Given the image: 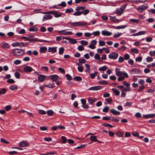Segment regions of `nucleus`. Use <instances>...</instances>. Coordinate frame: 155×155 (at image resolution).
Masks as SVG:
<instances>
[{
  "instance_id": "f257e3e1",
  "label": "nucleus",
  "mask_w": 155,
  "mask_h": 155,
  "mask_svg": "<svg viewBox=\"0 0 155 155\" xmlns=\"http://www.w3.org/2000/svg\"><path fill=\"white\" fill-rule=\"evenodd\" d=\"M25 52L24 50L20 49H15L12 51L13 55L15 56H20L23 55Z\"/></svg>"
},
{
  "instance_id": "f03ea898",
  "label": "nucleus",
  "mask_w": 155,
  "mask_h": 155,
  "mask_svg": "<svg viewBox=\"0 0 155 155\" xmlns=\"http://www.w3.org/2000/svg\"><path fill=\"white\" fill-rule=\"evenodd\" d=\"M68 24L73 27L84 26L86 25L87 24L86 22H70L68 23Z\"/></svg>"
},
{
  "instance_id": "7ed1b4c3",
  "label": "nucleus",
  "mask_w": 155,
  "mask_h": 155,
  "mask_svg": "<svg viewBox=\"0 0 155 155\" xmlns=\"http://www.w3.org/2000/svg\"><path fill=\"white\" fill-rule=\"evenodd\" d=\"M148 8V5H144L138 7L137 10L139 12L142 13L144 10Z\"/></svg>"
},
{
  "instance_id": "20e7f679",
  "label": "nucleus",
  "mask_w": 155,
  "mask_h": 155,
  "mask_svg": "<svg viewBox=\"0 0 155 155\" xmlns=\"http://www.w3.org/2000/svg\"><path fill=\"white\" fill-rule=\"evenodd\" d=\"M33 41L39 42H48L50 43H52L54 42L53 41H49L44 40H41L38 39L37 38H33Z\"/></svg>"
},
{
  "instance_id": "39448f33",
  "label": "nucleus",
  "mask_w": 155,
  "mask_h": 155,
  "mask_svg": "<svg viewBox=\"0 0 155 155\" xmlns=\"http://www.w3.org/2000/svg\"><path fill=\"white\" fill-rule=\"evenodd\" d=\"M24 71L26 73H29L34 71V69L31 67L27 66L24 68Z\"/></svg>"
},
{
  "instance_id": "423d86ee",
  "label": "nucleus",
  "mask_w": 155,
  "mask_h": 155,
  "mask_svg": "<svg viewBox=\"0 0 155 155\" xmlns=\"http://www.w3.org/2000/svg\"><path fill=\"white\" fill-rule=\"evenodd\" d=\"M118 56V54L115 53H113L109 54L108 56L109 58L110 59H116Z\"/></svg>"
},
{
  "instance_id": "0eeeda50",
  "label": "nucleus",
  "mask_w": 155,
  "mask_h": 155,
  "mask_svg": "<svg viewBox=\"0 0 155 155\" xmlns=\"http://www.w3.org/2000/svg\"><path fill=\"white\" fill-rule=\"evenodd\" d=\"M130 72L132 74H140L141 72L140 70L138 69H132L130 71Z\"/></svg>"
},
{
  "instance_id": "6e6552de",
  "label": "nucleus",
  "mask_w": 155,
  "mask_h": 155,
  "mask_svg": "<svg viewBox=\"0 0 155 155\" xmlns=\"http://www.w3.org/2000/svg\"><path fill=\"white\" fill-rule=\"evenodd\" d=\"M120 69L118 68H116L115 69L116 74L117 76H120L123 74V72L120 71Z\"/></svg>"
},
{
  "instance_id": "1a4fd4ad",
  "label": "nucleus",
  "mask_w": 155,
  "mask_h": 155,
  "mask_svg": "<svg viewBox=\"0 0 155 155\" xmlns=\"http://www.w3.org/2000/svg\"><path fill=\"white\" fill-rule=\"evenodd\" d=\"M101 86H95L94 87H93L89 88L88 89V90L92 91H97L100 89H101Z\"/></svg>"
},
{
  "instance_id": "9d476101",
  "label": "nucleus",
  "mask_w": 155,
  "mask_h": 155,
  "mask_svg": "<svg viewBox=\"0 0 155 155\" xmlns=\"http://www.w3.org/2000/svg\"><path fill=\"white\" fill-rule=\"evenodd\" d=\"M87 100L89 104L92 105L93 103L96 101L97 99L95 98L89 97Z\"/></svg>"
},
{
  "instance_id": "9b49d317",
  "label": "nucleus",
  "mask_w": 155,
  "mask_h": 155,
  "mask_svg": "<svg viewBox=\"0 0 155 155\" xmlns=\"http://www.w3.org/2000/svg\"><path fill=\"white\" fill-rule=\"evenodd\" d=\"M19 146L22 147H27L28 146V143L27 141H22L20 143Z\"/></svg>"
},
{
  "instance_id": "f8f14e48",
  "label": "nucleus",
  "mask_w": 155,
  "mask_h": 155,
  "mask_svg": "<svg viewBox=\"0 0 155 155\" xmlns=\"http://www.w3.org/2000/svg\"><path fill=\"white\" fill-rule=\"evenodd\" d=\"M101 34L104 36L107 35L109 36L112 35V33L108 31L103 30L102 31Z\"/></svg>"
},
{
  "instance_id": "ddd939ff",
  "label": "nucleus",
  "mask_w": 155,
  "mask_h": 155,
  "mask_svg": "<svg viewBox=\"0 0 155 155\" xmlns=\"http://www.w3.org/2000/svg\"><path fill=\"white\" fill-rule=\"evenodd\" d=\"M49 77L53 81H55L58 79V76L57 75L54 74L50 76Z\"/></svg>"
},
{
  "instance_id": "4468645a",
  "label": "nucleus",
  "mask_w": 155,
  "mask_h": 155,
  "mask_svg": "<svg viewBox=\"0 0 155 155\" xmlns=\"http://www.w3.org/2000/svg\"><path fill=\"white\" fill-rule=\"evenodd\" d=\"M2 47L4 48L7 49L9 48V46L7 43L3 42L1 44Z\"/></svg>"
},
{
  "instance_id": "2eb2a0df",
  "label": "nucleus",
  "mask_w": 155,
  "mask_h": 155,
  "mask_svg": "<svg viewBox=\"0 0 155 155\" xmlns=\"http://www.w3.org/2000/svg\"><path fill=\"white\" fill-rule=\"evenodd\" d=\"M57 51V47H51L49 48L48 49V51L49 52H51L53 53H54L56 52Z\"/></svg>"
},
{
  "instance_id": "dca6fc26",
  "label": "nucleus",
  "mask_w": 155,
  "mask_h": 155,
  "mask_svg": "<svg viewBox=\"0 0 155 155\" xmlns=\"http://www.w3.org/2000/svg\"><path fill=\"white\" fill-rule=\"evenodd\" d=\"M110 20L116 23H118L120 21V20L114 17L110 16Z\"/></svg>"
},
{
  "instance_id": "f3484780",
  "label": "nucleus",
  "mask_w": 155,
  "mask_h": 155,
  "mask_svg": "<svg viewBox=\"0 0 155 155\" xmlns=\"http://www.w3.org/2000/svg\"><path fill=\"white\" fill-rule=\"evenodd\" d=\"M110 112L113 114L116 115H119L120 114V112L117 111L114 109H112L110 110Z\"/></svg>"
},
{
  "instance_id": "a211bd4d",
  "label": "nucleus",
  "mask_w": 155,
  "mask_h": 155,
  "mask_svg": "<svg viewBox=\"0 0 155 155\" xmlns=\"http://www.w3.org/2000/svg\"><path fill=\"white\" fill-rule=\"evenodd\" d=\"M52 18V16L50 15H45L43 17V21H45L47 20L50 19Z\"/></svg>"
},
{
  "instance_id": "6ab92c4d",
  "label": "nucleus",
  "mask_w": 155,
  "mask_h": 155,
  "mask_svg": "<svg viewBox=\"0 0 155 155\" xmlns=\"http://www.w3.org/2000/svg\"><path fill=\"white\" fill-rule=\"evenodd\" d=\"M127 26L126 25L117 26H114L112 27V28L114 29H124L127 27Z\"/></svg>"
},
{
  "instance_id": "aec40b11",
  "label": "nucleus",
  "mask_w": 155,
  "mask_h": 155,
  "mask_svg": "<svg viewBox=\"0 0 155 155\" xmlns=\"http://www.w3.org/2000/svg\"><path fill=\"white\" fill-rule=\"evenodd\" d=\"M45 75H40L38 77V79L40 82H41L45 80Z\"/></svg>"
},
{
  "instance_id": "412c9836",
  "label": "nucleus",
  "mask_w": 155,
  "mask_h": 155,
  "mask_svg": "<svg viewBox=\"0 0 155 155\" xmlns=\"http://www.w3.org/2000/svg\"><path fill=\"white\" fill-rule=\"evenodd\" d=\"M69 42L71 44H76L77 43V40L73 38H69Z\"/></svg>"
},
{
  "instance_id": "4be33fe9",
  "label": "nucleus",
  "mask_w": 155,
  "mask_h": 155,
  "mask_svg": "<svg viewBox=\"0 0 155 155\" xmlns=\"http://www.w3.org/2000/svg\"><path fill=\"white\" fill-rule=\"evenodd\" d=\"M130 21L132 23H138L139 22H140V20L137 19H135L134 18H131L129 19Z\"/></svg>"
},
{
  "instance_id": "5701e85b",
  "label": "nucleus",
  "mask_w": 155,
  "mask_h": 155,
  "mask_svg": "<svg viewBox=\"0 0 155 155\" xmlns=\"http://www.w3.org/2000/svg\"><path fill=\"white\" fill-rule=\"evenodd\" d=\"M123 10L122 8H120L119 9H117V13L118 15H120L123 13Z\"/></svg>"
},
{
  "instance_id": "b1692460",
  "label": "nucleus",
  "mask_w": 155,
  "mask_h": 155,
  "mask_svg": "<svg viewBox=\"0 0 155 155\" xmlns=\"http://www.w3.org/2000/svg\"><path fill=\"white\" fill-rule=\"evenodd\" d=\"M155 116V114H151L145 115L144 116V117L145 118H153Z\"/></svg>"
},
{
  "instance_id": "393cba45",
  "label": "nucleus",
  "mask_w": 155,
  "mask_h": 155,
  "mask_svg": "<svg viewBox=\"0 0 155 155\" xmlns=\"http://www.w3.org/2000/svg\"><path fill=\"white\" fill-rule=\"evenodd\" d=\"M99 84L105 85L108 84V82L105 80L100 81H98Z\"/></svg>"
},
{
  "instance_id": "a878e982",
  "label": "nucleus",
  "mask_w": 155,
  "mask_h": 155,
  "mask_svg": "<svg viewBox=\"0 0 155 155\" xmlns=\"http://www.w3.org/2000/svg\"><path fill=\"white\" fill-rule=\"evenodd\" d=\"M97 74L98 72L95 71L94 73H91L90 74V76L92 79H93L97 75Z\"/></svg>"
},
{
  "instance_id": "bb28decb",
  "label": "nucleus",
  "mask_w": 155,
  "mask_h": 155,
  "mask_svg": "<svg viewBox=\"0 0 155 155\" xmlns=\"http://www.w3.org/2000/svg\"><path fill=\"white\" fill-rule=\"evenodd\" d=\"M47 48L46 47H42L40 48V51L41 53H44L47 50Z\"/></svg>"
},
{
  "instance_id": "cd10ccee",
  "label": "nucleus",
  "mask_w": 155,
  "mask_h": 155,
  "mask_svg": "<svg viewBox=\"0 0 155 155\" xmlns=\"http://www.w3.org/2000/svg\"><path fill=\"white\" fill-rule=\"evenodd\" d=\"M7 90L5 88H1L0 89V94H5Z\"/></svg>"
},
{
  "instance_id": "c85d7f7f",
  "label": "nucleus",
  "mask_w": 155,
  "mask_h": 155,
  "mask_svg": "<svg viewBox=\"0 0 155 155\" xmlns=\"http://www.w3.org/2000/svg\"><path fill=\"white\" fill-rule=\"evenodd\" d=\"M112 90L116 95L118 96L119 95L120 92L116 89L113 88L112 89Z\"/></svg>"
},
{
  "instance_id": "c756f323",
  "label": "nucleus",
  "mask_w": 155,
  "mask_h": 155,
  "mask_svg": "<svg viewBox=\"0 0 155 155\" xmlns=\"http://www.w3.org/2000/svg\"><path fill=\"white\" fill-rule=\"evenodd\" d=\"M38 30V28L35 27H33L30 28L29 31H36Z\"/></svg>"
},
{
  "instance_id": "7c9ffc66",
  "label": "nucleus",
  "mask_w": 155,
  "mask_h": 155,
  "mask_svg": "<svg viewBox=\"0 0 155 155\" xmlns=\"http://www.w3.org/2000/svg\"><path fill=\"white\" fill-rule=\"evenodd\" d=\"M51 12L53 13L54 14V16L55 17L58 18L61 16V14L55 12Z\"/></svg>"
},
{
  "instance_id": "2f4dec72",
  "label": "nucleus",
  "mask_w": 155,
  "mask_h": 155,
  "mask_svg": "<svg viewBox=\"0 0 155 155\" xmlns=\"http://www.w3.org/2000/svg\"><path fill=\"white\" fill-rule=\"evenodd\" d=\"M90 138L93 142H96L97 140V137L95 136H91Z\"/></svg>"
},
{
  "instance_id": "473e14b6",
  "label": "nucleus",
  "mask_w": 155,
  "mask_h": 155,
  "mask_svg": "<svg viewBox=\"0 0 155 155\" xmlns=\"http://www.w3.org/2000/svg\"><path fill=\"white\" fill-rule=\"evenodd\" d=\"M82 14H83L84 15H86L88 14L89 12V10L88 9H85L84 10H83L81 11Z\"/></svg>"
},
{
  "instance_id": "72a5a7b5",
  "label": "nucleus",
  "mask_w": 155,
  "mask_h": 155,
  "mask_svg": "<svg viewBox=\"0 0 155 155\" xmlns=\"http://www.w3.org/2000/svg\"><path fill=\"white\" fill-rule=\"evenodd\" d=\"M116 134L119 137H124V132H121L120 131H118L116 133Z\"/></svg>"
},
{
  "instance_id": "f704fd0d",
  "label": "nucleus",
  "mask_w": 155,
  "mask_h": 155,
  "mask_svg": "<svg viewBox=\"0 0 155 155\" xmlns=\"http://www.w3.org/2000/svg\"><path fill=\"white\" fill-rule=\"evenodd\" d=\"M130 90L131 89L130 87H127V88H126V87H124L123 89L121 90V91L124 92V91H130Z\"/></svg>"
},
{
  "instance_id": "c9c22d12",
  "label": "nucleus",
  "mask_w": 155,
  "mask_h": 155,
  "mask_svg": "<svg viewBox=\"0 0 155 155\" xmlns=\"http://www.w3.org/2000/svg\"><path fill=\"white\" fill-rule=\"evenodd\" d=\"M64 51V49L63 48L61 47L59 48V54H62Z\"/></svg>"
},
{
  "instance_id": "e433bc0d",
  "label": "nucleus",
  "mask_w": 155,
  "mask_h": 155,
  "mask_svg": "<svg viewBox=\"0 0 155 155\" xmlns=\"http://www.w3.org/2000/svg\"><path fill=\"white\" fill-rule=\"evenodd\" d=\"M108 68L106 66H104L100 68H99V70L100 71H104L106 70Z\"/></svg>"
},
{
  "instance_id": "4c0bfd02",
  "label": "nucleus",
  "mask_w": 155,
  "mask_h": 155,
  "mask_svg": "<svg viewBox=\"0 0 155 155\" xmlns=\"http://www.w3.org/2000/svg\"><path fill=\"white\" fill-rule=\"evenodd\" d=\"M38 112L39 114L42 115H45L46 114V111L42 110H39Z\"/></svg>"
},
{
  "instance_id": "58836bf2",
  "label": "nucleus",
  "mask_w": 155,
  "mask_h": 155,
  "mask_svg": "<svg viewBox=\"0 0 155 155\" xmlns=\"http://www.w3.org/2000/svg\"><path fill=\"white\" fill-rule=\"evenodd\" d=\"M145 83V81L144 80L140 79L138 82V83L141 86H144Z\"/></svg>"
},
{
  "instance_id": "ea45409f",
  "label": "nucleus",
  "mask_w": 155,
  "mask_h": 155,
  "mask_svg": "<svg viewBox=\"0 0 155 155\" xmlns=\"http://www.w3.org/2000/svg\"><path fill=\"white\" fill-rule=\"evenodd\" d=\"M81 44L82 45H88V43L86 41L84 40H81L80 41Z\"/></svg>"
},
{
  "instance_id": "a19ab883",
  "label": "nucleus",
  "mask_w": 155,
  "mask_h": 155,
  "mask_svg": "<svg viewBox=\"0 0 155 155\" xmlns=\"http://www.w3.org/2000/svg\"><path fill=\"white\" fill-rule=\"evenodd\" d=\"M74 79L77 81H80L82 80L80 76H76L74 78Z\"/></svg>"
},
{
  "instance_id": "79ce46f5",
  "label": "nucleus",
  "mask_w": 155,
  "mask_h": 155,
  "mask_svg": "<svg viewBox=\"0 0 155 155\" xmlns=\"http://www.w3.org/2000/svg\"><path fill=\"white\" fill-rule=\"evenodd\" d=\"M82 14L81 11H77L76 12L73 13V15L75 16H79Z\"/></svg>"
},
{
  "instance_id": "37998d69",
  "label": "nucleus",
  "mask_w": 155,
  "mask_h": 155,
  "mask_svg": "<svg viewBox=\"0 0 155 155\" xmlns=\"http://www.w3.org/2000/svg\"><path fill=\"white\" fill-rule=\"evenodd\" d=\"M85 7L83 6H78L76 8V11H79L80 10H83L85 9Z\"/></svg>"
},
{
  "instance_id": "c03bdc74",
  "label": "nucleus",
  "mask_w": 155,
  "mask_h": 155,
  "mask_svg": "<svg viewBox=\"0 0 155 155\" xmlns=\"http://www.w3.org/2000/svg\"><path fill=\"white\" fill-rule=\"evenodd\" d=\"M61 138L62 140V142L63 143H66L67 140L65 137L62 136L61 137Z\"/></svg>"
},
{
  "instance_id": "a18cd8bd",
  "label": "nucleus",
  "mask_w": 155,
  "mask_h": 155,
  "mask_svg": "<svg viewBox=\"0 0 155 155\" xmlns=\"http://www.w3.org/2000/svg\"><path fill=\"white\" fill-rule=\"evenodd\" d=\"M109 109V108L108 107L105 106L103 109V111L104 112L107 113Z\"/></svg>"
},
{
  "instance_id": "49530a36",
  "label": "nucleus",
  "mask_w": 155,
  "mask_h": 155,
  "mask_svg": "<svg viewBox=\"0 0 155 155\" xmlns=\"http://www.w3.org/2000/svg\"><path fill=\"white\" fill-rule=\"evenodd\" d=\"M15 76V77L17 79H19L20 78V74L18 72H16L14 74Z\"/></svg>"
},
{
  "instance_id": "de8ad7c7",
  "label": "nucleus",
  "mask_w": 155,
  "mask_h": 155,
  "mask_svg": "<svg viewBox=\"0 0 155 155\" xmlns=\"http://www.w3.org/2000/svg\"><path fill=\"white\" fill-rule=\"evenodd\" d=\"M9 88L11 90H15L18 89V87L14 85H11L9 87Z\"/></svg>"
},
{
  "instance_id": "09e8293b",
  "label": "nucleus",
  "mask_w": 155,
  "mask_h": 155,
  "mask_svg": "<svg viewBox=\"0 0 155 155\" xmlns=\"http://www.w3.org/2000/svg\"><path fill=\"white\" fill-rule=\"evenodd\" d=\"M59 34L62 35H66V31L65 30L60 31H58Z\"/></svg>"
},
{
  "instance_id": "8fccbe9b",
  "label": "nucleus",
  "mask_w": 155,
  "mask_h": 155,
  "mask_svg": "<svg viewBox=\"0 0 155 155\" xmlns=\"http://www.w3.org/2000/svg\"><path fill=\"white\" fill-rule=\"evenodd\" d=\"M73 12V9L72 8H70L69 9H67L65 11L66 13H70Z\"/></svg>"
},
{
  "instance_id": "3c124183",
  "label": "nucleus",
  "mask_w": 155,
  "mask_h": 155,
  "mask_svg": "<svg viewBox=\"0 0 155 155\" xmlns=\"http://www.w3.org/2000/svg\"><path fill=\"white\" fill-rule=\"evenodd\" d=\"M145 87L144 86H141L139 87V89L137 90V91L139 92L142 91L144 88Z\"/></svg>"
},
{
  "instance_id": "603ef678",
  "label": "nucleus",
  "mask_w": 155,
  "mask_h": 155,
  "mask_svg": "<svg viewBox=\"0 0 155 155\" xmlns=\"http://www.w3.org/2000/svg\"><path fill=\"white\" fill-rule=\"evenodd\" d=\"M1 142L5 144H8L9 143V142L6 140L4 139L3 138H1Z\"/></svg>"
},
{
  "instance_id": "864d4df0",
  "label": "nucleus",
  "mask_w": 155,
  "mask_h": 155,
  "mask_svg": "<svg viewBox=\"0 0 155 155\" xmlns=\"http://www.w3.org/2000/svg\"><path fill=\"white\" fill-rule=\"evenodd\" d=\"M78 70L80 72H82L83 71V69L82 64H81V66H78Z\"/></svg>"
},
{
  "instance_id": "5fc2aeb1",
  "label": "nucleus",
  "mask_w": 155,
  "mask_h": 155,
  "mask_svg": "<svg viewBox=\"0 0 155 155\" xmlns=\"http://www.w3.org/2000/svg\"><path fill=\"white\" fill-rule=\"evenodd\" d=\"M100 34V32L99 31H96L93 32L92 34L95 36H97L99 35Z\"/></svg>"
},
{
  "instance_id": "6e6d98bb",
  "label": "nucleus",
  "mask_w": 155,
  "mask_h": 155,
  "mask_svg": "<svg viewBox=\"0 0 155 155\" xmlns=\"http://www.w3.org/2000/svg\"><path fill=\"white\" fill-rule=\"evenodd\" d=\"M47 114L49 116H52L53 114V111L52 110H48L47 111Z\"/></svg>"
},
{
  "instance_id": "4d7b16f0",
  "label": "nucleus",
  "mask_w": 155,
  "mask_h": 155,
  "mask_svg": "<svg viewBox=\"0 0 155 155\" xmlns=\"http://www.w3.org/2000/svg\"><path fill=\"white\" fill-rule=\"evenodd\" d=\"M79 62L80 63H84L86 62V60L84 58H80L79 59Z\"/></svg>"
},
{
  "instance_id": "13d9d810",
  "label": "nucleus",
  "mask_w": 155,
  "mask_h": 155,
  "mask_svg": "<svg viewBox=\"0 0 155 155\" xmlns=\"http://www.w3.org/2000/svg\"><path fill=\"white\" fill-rule=\"evenodd\" d=\"M66 5V4L65 2H62L61 4L58 5V6H61L63 7H65Z\"/></svg>"
},
{
  "instance_id": "bf43d9fd",
  "label": "nucleus",
  "mask_w": 155,
  "mask_h": 155,
  "mask_svg": "<svg viewBox=\"0 0 155 155\" xmlns=\"http://www.w3.org/2000/svg\"><path fill=\"white\" fill-rule=\"evenodd\" d=\"M149 54L151 57H155V50L153 51H150Z\"/></svg>"
},
{
  "instance_id": "052dcab7",
  "label": "nucleus",
  "mask_w": 155,
  "mask_h": 155,
  "mask_svg": "<svg viewBox=\"0 0 155 155\" xmlns=\"http://www.w3.org/2000/svg\"><path fill=\"white\" fill-rule=\"evenodd\" d=\"M142 57H138L136 58L135 61H136L140 62L142 61Z\"/></svg>"
},
{
  "instance_id": "680f3d73",
  "label": "nucleus",
  "mask_w": 155,
  "mask_h": 155,
  "mask_svg": "<svg viewBox=\"0 0 155 155\" xmlns=\"http://www.w3.org/2000/svg\"><path fill=\"white\" fill-rule=\"evenodd\" d=\"M131 51L135 53H137L138 50L137 48H132L131 49Z\"/></svg>"
},
{
  "instance_id": "e2e57ef3",
  "label": "nucleus",
  "mask_w": 155,
  "mask_h": 155,
  "mask_svg": "<svg viewBox=\"0 0 155 155\" xmlns=\"http://www.w3.org/2000/svg\"><path fill=\"white\" fill-rule=\"evenodd\" d=\"M40 129L41 131H45L47 130V127L45 126H42L40 127Z\"/></svg>"
},
{
  "instance_id": "0e129e2a",
  "label": "nucleus",
  "mask_w": 155,
  "mask_h": 155,
  "mask_svg": "<svg viewBox=\"0 0 155 155\" xmlns=\"http://www.w3.org/2000/svg\"><path fill=\"white\" fill-rule=\"evenodd\" d=\"M122 33H118V34H115V35H114V38H117L118 37H120V35H121L122 34Z\"/></svg>"
},
{
  "instance_id": "69168bd1",
  "label": "nucleus",
  "mask_w": 155,
  "mask_h": 155,
  "mask_svg": "<svg viewBox=\"0 0 155 155\" xmlns=\"http://www.w3.org/2000/svg\"><path fill=\"white\" fill-rule=\"evenodd\" d=\"M78 50L79 51H82L84 50V47L81 45H80L78 47Z\"/></svg>"
},
{
  "instance_id": "338daca9",
  "label": "nucleus",
  "mask_w": 155,
  "mask_h": 155,
  "mask_svg": "<svg viewBox=\"0 0 155 155\" xmlns=\"http://www.w3.org/2000/svg\"><path fill=\"white\" fill-rule=\"evenodd\" d=\"M15 82V81L13 79H8L7 81V82L8 83H14Z\"/></svg>"
},
{
  "instance_id": "774afa93",
  "label": "nucleus",
  "mask_w": 155,
  "mask_h": 155,
  "mask_svg": "<svg viewBox=\"0 0 155 155\" xmlns=\"http://www.w3.org/2000/svg\"><path fill=\"white\" fill-rule=\"evenodd\" d=\"M5 109L6 110L8 111L11 109V107L9 105H7L5 107Z\"/></svg>"
}]
</instances>
